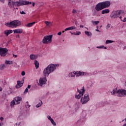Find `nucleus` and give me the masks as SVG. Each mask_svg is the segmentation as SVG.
Wrapping results in <instances>:
<instances>
[{
  "label": "nucleus",
  "mask_w": 126,
  "mask_h": 126,
  "mask_svg": "<svg viewBox=\"0 0 126 126\" xmlns=\"http://www.w3.org/2000/svg\"><path fill=\"white\" fill-rule=\"evenodd\" d=\"M123 22H126V18L125 17L124 19L122 20Z\"/></svg>",
  "instance_id": "44"
},
{
  "label": "nucleus",
  "mask_w": 126,
  "mask_h": 126,
  "mask_svg": "<svg viewBox=\"0 0 126 126\" xmlns=\"http://www.w3.org/2000/svg\"><path fill=\"white\" fill-rule=\"evenodd\" d=\"M12 32H13V31L11 30H7L4 31V34H5V35H6V36H8V35L11 34Z\"/></svg>",
  "instance_id": "20"
},
{
  "label": "nucleus",
  "mask_w": 126,
  "mask_h": 126,
  "mask_svg": "<svg viewBox=\"0 0 126 126\" xmlns=\"http://www.w3.org/2000/svg\"><path fill=\"white\" fill-rule=\"evenodd\" d=\"M103 49H104L105 50H106L107 47L106 46H103Z\"/></svg>",
  "instance_id": "55"
},
{
  "label": "nucleus",
  "mask_w": 126,
  "mask_h": 126,
  "mask_svg": "<svg viewBox=\"0 0 126 126\" xmlns=\"http://www.w3.org/2000/svg\"><path fill=\"white\" fill-rule=\"evenodd\" d=\"M70 33H71V35H75V32H70Z\"/></svg>",
  "instance_id": "51"
},
{
  "label": "nucleus",
  "mask_w": 126,
  "mask_h": 126,
  "mask_svg": "<svg viewBox=\"0 0 126 126\" xmlns=\"http://www.w3.org/2000/svg\"><path fill=\"white\" fill-rule=\"evenodd\" d=\"M28 89H30V88H31V85H28L27 88Z\"/></svg>",
  "instance_id": "43"
},
{
  "label": "nucleus",
  "mask_w": 126,
  "mask_h": 126,
  "mask_svg": "<svg viewBox=\"0 0 126 126\" xmlns=\"http://www.w3.org/2000/svg\"><path fill=\"white\" fill-rule=\"evenodd\" d=\"M32 6H35V2H32Z\"/></svg>",
  "instance_id": "56"
},
{
  "label": "nucleus",
  "mask_w": 126,
  "mask_h": 126,
  "mask_svg": "<svg viewBox=\"0 0 126 126\" xmlns=\"http://www.w3.org/2000/svg\"><path fill=\"white\" fill-rule=\"evenodd\" d=\"M42 105H43V101L39 99L38 104L35 105V107L37 108H40Z\"/></svg>",
  "instance_id": "23"
},
{
  "label": "nucleus",
  "mask_w": 126,
  "mask_h": 126,
  "mask_svg": "<svg viewBox=\"0 0 126 126\" xmlns=\"http://www.w3.org/2000/svg\"><path fill=\"white\" fill-rule=\"evenodd\" d=\"M34 64H35L36 69L39 68V62L37 60H34Z\"/></svg>",
  "instance_id": "26"
},
{
  "label": "nucleus",
  "mask_w": 126,
  "mask_h": 126,
  "mask_svg": "<svg viewBox=\"0 0 126 126\" xmlns=\"http://www.w3.org/2000/svg\"><path fill=\"white\" fill-rule=\"evenodd\" d=\"M20 14H26V13L25 12L22 11H20Z\"/></svg>",
  "instance_id": "40"
},
{
  "label": "nucleus",
  "mask_w": 126,
  "mask_h": 126,
  "mask_svg": "<svg viewBox=\"0 0 126 126\" xmlns=\"http://www.w3.org/2000/svg\"><path fill=\"white\" fill-rule=\"evenodd\" d=\"M26 108H30V107H31V105H29V102L28 101L26 102Z\"/></svg>",
  "instance_id": "35"
},
{
  "label": "nucleus",
  "mask_w": 126,
  "mask_h": 126,
  "mask_svg": "<svg viewBox=\"0 0 126 126\" xmlns=\"http://www.w3.org/2000/svg\"><path fill=\"white\" fill-rule=\"evenodd\" d=\"M34 24H35V22H33L32 23H30L28 24H26V27H32V26H33Z\"/></svg>",
  "instance_id": "24"
},
{
  "label": "nucleus",
  "mask_w": 126,
  "mask_h": 126,
  "mask_svg": "<svg viewBox=\"0 0 126 126\" xmlns=\"http://www.w3.org/2000/svg\"><path fill=\"white\" fill-rule=\"evenodd\" d=\"M47 119L48 120H49V121L51 122L52 126H57V124H56V122H55V121L54 120V119H53L52 117H51L49 115L47 116Z\"/></svg>",
  "instance_id": "17"
},
{
  "label": "nucleus",
  "mask_w": 126,
  "mask_h": 126,
  "mask_svg": "<svg viewBox=\"0 0 126 126\" xmlns=\"http://www.w3.org/2000/svg\"><path fill=\"white\" fill-rule=\"evenodd\" d=\"M92 85H93V82H92V81H89L87 83V86H88V87H91V86H92Z\"/></svg>",
  "instance_id": "31"
},
{
  "label": "nucleus",
  "mask_w": 126,
  "mask_h": 126,
  "mask_svg": "<svg viewBox=\"0 0 126 126\" xmlns=\"http://www.w3.org/2000/svg\"><path fill=\"white\" fill-rule=\"evenodd\" d=\"M4 35L3 32L0 33V37H3Z\"/></svg>",
  "instance_id": "41"
},
{
  "label": "nucleus",
  "mask_w": 126,
  "mask_h": 126,
  "mask_svg": "<svg viewBox=\"0 0 126 126\" xmlns=\"http://www.w3.org/2000/svg\"><path fill=\"white\" fill-rule=\"evenodd\" d=\"M111 95H114L117 97H124V96L126 95V90L124 89L113 90L111 92Z\"/></svg>",
  "instance_id": "4"
},
{
  "label": "nucleus",
  "mask_w": 126,
  "mask_h": 126,
  "mask_svg": "<svg viewBox=\"0 0 126 126\" xmlns=\"http://www.w3.org/2000/svg\"><path fill=\"white\" fill-rule=\"evenodd\" d=\"M62 33H64V31H63L62 32Z\"/></svg>",
  "instance_id": "62"
},
{
  "label": "nucleus",
  "mask_w": 126,
  "mask_h": 126,
  "mask_svg": "<svg viewBox=\"0 0 126 126\" xmlns=\"http://www.w3.org/2000/svg\"><path fill=\"white\" fill-rule=\"evenodd\" d=\"M16 38H20V36L19 34H17V35L16 36Z\"/></svg>",
  "instance_id": "49"
},
{
  "label": "nucleus",
  "mask_w": 126,
  "mask_h": 126,
  "mask_svg": "<svg viewBox=\"0 0 126 126\" xmlns=\"http://www.w3.org/2000/svg\"><path fill=\"white\" fill-rule=\"evenodd\" d=\"M126 47H125V48L123 49V50H125V49H126Z\"/></svg>",
  "instance_id": "63"
},
{
  "label": "nucleus",
  "mask_w": 126,
  "mask_h": 126,
  "mask_svg": "<svg viewBox=\"0 0 126 126\" xmlns=\"http://www.w3.org/2000/svg\"><path fill=\"white\" fill-rule=\"evenodd\" d=\"M98 27H98V26H96V29H98Z\"/></svg>",
  "instance_id": "61"
},
{
  "label": "nucleus",
  "mask_w": 126,
  "mask_h": 126,
  "mask_svg": "<svg viewBox=\"0 0 126 126\" xmlns=\"http://www.w3.org/2000/svg\"><path fill=\"white\" fill-rule=\"evenodd\" d=\"M0 121H3V117H0Z\"/></svg>",
  "instance_id": "52"
},
{
  "label": "nucleus",
  "mask_w": 126,
  "mask_h": 126,
  "mask_svg": "<svg viewBox=\"0 0 126 126\" xmlns=\"http://www.w3.org/2000/svg\"><path fill=\"white\" fill-rule=\"evenodd\" d=\"M85 34H86L87 36H88V37H91V36H92V33L88 31H85Z\"/></svg>",
  "instance_id": "27"
},
{
  "label": "nucleus",
  "mask_w": 126,
  "mask_h": 126,
  "mask_svg": "<svg viewBox=\"0 0 126 126\" xmlns=\"http://www.w3.org/2000/svg\"><path fill=\"white\" fill-rule=\"evenodd\" d=\"M85 92V89H84V87H83L80 90L77 89V91L75 94V98L79 100V99H80V98L83 96Z\"/></svg>",
  "instance_id": "8"
},
{
  "label": "nucleus",
  "mask_w": 126,
  "mask_h": 126,
  "mask_svg": "<svg viewBox=\"0 0 126 126\" xmlns=\"http://www.w3.org/2000/svg\"><path fill=\"white\" fill-rule=\"evenodd\" d=\"M13 58H17V55L13 54Z\"/></svg>",
  "instance_id": "50"
},
{
  "label": "nucleus",
  "mask_w": 126,
  "mask_h": 126,
  "mask_svg": "<svg viewBox=\"0 0 126 126\" xmlns=\"http://www.w3.org/2000/svg\"><path fill=\"white\" fill-rule=\"evenodd\" d=\"M24 79H25V77L23 78V80H22V81H23V82H24Z\"/></svg>",
  "instance_id": "58"
},
{
  "label": "nucleus",
  "mask_w": 126,
  "mask_h": 126,
  "mask_svg": "<svg viewBox=\"0 0 126 126\" xmlns=\"http://www.w3.org/2000/svg\"><path fill=\"white\" fill-rule=\"evenodd\" d=\"M19 125H20V123H16L15 125V126H19Z\"/></svg>",
  "instance_id": "47"
},
{
  "label": "nucleus",
  "mask_w": 126,
  "mask_h": 126,
  "mask_svg": "<svg viewBox=\"0 0 126 126\" xmlns=\"http://www.w3.org/2000/svg\"><path fill=\"white\" fill-rule=\"evenodd\" d=\"M89 101H90V97H89V94H84V96L81 97L80 102L82 105H85V104H87L88 103Z\"/></svg>",
  "instance_id": "9"
},
{
  "label": "nucleus",
  "mask_w": 126,
  "mask_h": 126,
  "mask_svg": "<svg viewBox=\"0 0 126 126\" xmlns=\"http://www.w3.org/2000/svg\"><path fill=\"white\" fill-rule=\"evenodd\" d=\"M5 25L7 27H10V28H16L18 26L21 25V23L19 20H15L10 22L5 23Z\"/></svg>",
  "instance_id": "5"
},
{
  "label": "nucleus",
  "mask_w": 126,
  "mask_h": 126,
  "mask_svg": "<svg viewBox=\"0 0 126 126\" xmlns=\"http://www.w3.org/2000/svg\"><path fill=\"white\" fill-rule=\"evenodd\" d=\"M8 53V50L7 48L0 47V56L1 57H5Z\"/></svg>",
  "instance_id": "14"
},
{
  "label": "nucleus",
  "mask_w": 126,
  "mask_h": 126,
  "mask_svg": "<svg viewBox=\"0 0 126 126\" xmlns=\"http://www.w3.org/2000/svg\"><path fill=\"white\" fill-rule=\"evenodd\" d=\"M52 38H53V35L45 36L42 40L43 44H51L52 43Z\"/></svg>",
  "instance_id": "10"
},
{
  "label": "nucleus",
  "mask_w": 126,
  "mask_h": 126,
  "mask_svg": "<svg viewBox=\"0 0 126 126\" xmlns=\"http://www.w3.org/2000/svg\"><path fill=\"white\" fill-rule=\"evenodd\" d=\"M0 2H2V3H4V1H5V0H0Z\"/></svg>",
  "instance_id": "46"
},
{
  "label": "nucleus",
  "mask_w": 126,
  "mask_h": 126,
  "mask_svg": "<svg viewBox=\"0 0 126 126\" xmlns=\"http://www.w3.org/2000/svg\"><path fill=\"white\" fill-rule=\"evenodd\" d=\"M58 35H59V36H61V35H62V32H58Z\"/></svg>",
  "instance_id": "48"
},
{
  "label": "nucleus",
  "mask_w": 126,
  "mask_h": 126,
  "mask_svg": "<svg viewBox=\"0 0 126 126\" xmlns=\"http://www.w3.org/2000/svg\"><path fill=\"white\" fill-rule=\"evenodd\" d=\"M22 101V97L20 96H16L13 98L10 102V106L11 108H14L15 105H19Z\"/></svg>",
  "instance_id": "6"
},
{
  "label": "nucleus",
  "mask_w": 126,
  "mask_h": 126,
  "mask_svg": "<svg viewBox=\"0 0 126 126\" xmlns=\"http://www.w3.org/2000/svg\"><path fill=\"white\" fill-rule=\"evenodd\" d=\"M3 126V123H0V126Z\"/></svg>",
  "instance_id": "54"
},
{
  "label": "nucleus",
  "mask_w": 126,
  "mask_h": 126,
  "mask_svg": "<svg viewBox=\"0 0 126 126\" xmlns=\"http://www.w3.org/2000/svg\"><path fill=\"white\" fill-rule=\"evenodd\" d=\"M2 91V89L1 88H0V92Z\"/></svg>",
  "instance_id": "60"
},
{
  "label": "nucleus",
  "mask_w": 126,
  "mask_h": 126,
  "mask_svg": "<svg viewBox=\"0 0 126 126\" xmlns=\"http://www.w3.org/2000/svg\"><path fill=\"white\" fill-rule=\"evenodd\" d=\"M74 29H76V27L75 26H71L68 28H67L64 29V31H67L68 30H74Z\"/></svg>",
  "instance_id": "22"
},
{
  "label": "nucleus",
  "mask_w": 126,
  "mask_h": 126,
  "mask_svg": "<svg viewBox=\"0 0 126 126\" xmlns=\"http://www.w3.org/2000/svg\"><path fill=\"white\" fill-rule=\"evenodd\" d=\"M5 64H12L13 62L11 61L5 60Z\"/></svg>",
  "instance_id": "28"
},
{
  "label": "nucleus",
  "mask_w": 126,
  "mask_h": 126,
  "mask_svg": "<svg viewBox=\"0 0 126 126\" xmlns=\"http://www.w3.org/2000/svg\"><path fill=\"white\" fill-rule=\"evenodd\" d=\"M80 34H81V32L79 31H77L76 32V33H75V36H78L79 35H80Z\"/></svg>",
  "instance_id": "36"
},
{
  "label": "nucleus",
  "mask_w": 126,
  "mask_h": 126,
  "mask_svg": "<svg viewBox=\"0 0 126 126\" xmlns=\"http://www.w3.org/2000/svg\"><path fill=\"white\" fill-rule=\"evenodd\" d=\"M111 25L110 24H108L107 25V26H106V29H107V30H108V29H109V28H110V27H111Z\"/></svg>",
  "instance_id": "37"
},
{
  "label": "nucleus",
  "mask_w": 126,
  "mask_h": 126,
  "mask_svg": "<svg viewBox=\"0 0 126 126\" xmlns=\"http://www.w3.org/2000/svg\"><path fill=\"white\" fill-rule=\"evenodd\" d=\"M96 48H97V49H103L104 48V45L97 46Z\"/></svg>",
  "instance_id": "38"
},
{
  "label": "nucleus",
  "mask_w": 126,
  "mask_h": 126,
  "mask_svg": "<svg viewBox=\"0 0 126 126\" xmlns=\"http://www.w3.org/2000/svg\"><path fill=\"white\" fill-rule=\"evenodd\" d=\"M92 11H93V15L94 16H99V15H100V14L98 13V11H97L96 9H92Z\"/></svg>",
  "instance_id": "19"
},
{
  "label": "nucleus",
  "mask_w": 126,
  "mask_h": 126,
  "mask_svg": "<svg viewBox=\"0 0 126 126\" xmlns=\"http://www.w3.org/2000/svg\"><path fill=\"white\" fill-rule=\"evenodd\" d=\"M80 28H83L84 27V26H83V25H80Z\"/></svg>",
  "instance_id": "53"
},
{
  "label": "nucleus",
  "mask_w": 126,
  "mask_h": 126,
  "mask_svg": "<svg viewBox=\"0 0 126 126\" xmlns=\"http://www.w3.org/2000/svg\"><path fill=\"white\" fill-rule=\"evenodd\" d=\"M122 13V11L117 10V11H114L112 12V13L110 14V17L112 19H116L118 18L121 15V14Z\"/></svg>",
  "instance_id": "12"
},
{
  "label": "nucleus",
  "mask_w": 126,
  "mask_h": 126,
  "mask_svg": "<svg viewBox=\"0 0 126 126\" xmlns=\"http://www.w3.org/2000/svg\"><path fill=\"white\" fill-rule=\"evenodd\" d=\"M92 23L93 24V25H94V26H95V25H97L99 24V23H100V21H92Z\"/></svg>",
  "instance_id": "30"
},
{
  "label": "nucleus",
  "mask_w": 126,
  "mask_h": 126,
  "mask_svg": "<svg viewBox=\"0 0 126 126\" xmlns=\"http://www.w3.org/2000/svg\"><path fill=\"white\" fill-rule=\"evenodd\" d=\"M95 31H97V32H99V30H98V29H96L95 30Z\"/></svg>",
  "instance_id": "59"
},
{
  "label": "nucleus",
  "mask_w": 126,
  "mask_h": 126,
  "mask_svg": "<svg viewBox=\"0 0 126 126\" xmlns=\"http://www.w3.org/2000/svg\"><path fill=\"white\" fill-rule=\"evenodd\" d=\"M110 13V9H105L101 11V14H106Z\"/></svg>",
  "instance_id": "21"
},
{
  "label": "nucleus",
  "mask_w": 126,
  "mask_h": 126,
  "mask_svg": "<svg viewBox=\"0 0 126 126\" xmlns=\"http://www.w3.org/2000/svg\"><path fill=\"white\" fill-rule=\"evenodd\" d=\"M32 2L27 0H19L16 2L12 1V7L14 6H21L22 5H28L31 4Z\"/></svg>",
  "instance_id": "3"
},
{
  "label": "nucleus",
  "mask_w": 126,
  "mask_h": 126,
  "mask_svg": "<svg viewBox=\"0 0 126 126\" xmlns=\"http://www.w3.org/2000/svg\"><path fill=\"white\" fill-rule=\"evenodd\" d=\"M28 91H29L28 89V88H26V89H25L24 92H25V93H26L28 92Z\"/></svg>",
  "instance_id": "42"
},
{
  "label": "nucleus",
  "mask_w": 126,
  "mask_h": 126,
  "mask_svg": "<svg viewBox=\"0 0 126 126\" xmlns=\"http://www.w3.org/2000/svg\"><path fill=\"white\" fill-rule=\"evenodd\" d=\"M120 19L121 21H123V19H122V16L120 17Z\"/></svg>",
  "instance_id": "57"
},
{
  "label": "nucleus",
  "mask_w": 126,
  "mask_h": 126,
  "mask_svg": "<svg viewBox=\"0 0 126 126\" xmlns=\"http://www.w3.org/2000/svg\"><path fill=\"white\" fill-rule=\"evenodd\" d=\"M84 74H85V73L84 72L74 71L69 73V77H74L75 75L76 77H77L78 76H82L83 75H84Z\"/></svg>",
  "instance_id": "11"
},
{
  "label": "nucleus",
  "mask_w": 126,
  "mask_h": 126,
  "mask_svg": "<svg viewBox=\"0 0 126 126\" xmlns=\"http://www.w3.org/2000/svg\"><path fill=\"white\" fill-rule=\"evenodd\" d=\"M30 58L31 60H35V59H37V56L33 55V54H31L30 56Z\"/></svg>",
  "instance_id": "25"
},
{
  "label": "nucleus",
  "mask_w": 126,
  "mask_h": 126,
  "mask_svg": "<svg viewBox=\"0 0 126 126\" xmlns=\"http://www.w3.org/2000/svg\"><path fill=\"white\" fill-rule=\"evenodd\" d=\"M21 75H22V76H24V75H25V71H23L21 73Z\"/></svg>",
  "instance_id": "39"
},
{
  "label": "nucleus",
  "mask_w": 126,
  "mask_h": 126,
  "mask_svg": "<svg viewBox=\"0 0 126 126\" xmlns=\"http://www.w3.org/2000/svg\"><path fill=\"white\" fill-rule=\"evenodd\" d=\"M23 83H24L23 81H18L17 84L16 85V88H20V87L23 86Z\"/></svg>",
  "instance_id": "18"
},
{
  "label": "nucleus",
  "mask_w": 126,
  "mask_h": 126,
  "mask_svg": "<svg viewBox=\"0 0 126 126\" xmlns=\"http://www.w3.org/2000/svg\"><path fill=\"white\" fill-rule=\"evenodd\" d=\"M46 77L47 76H45L44 77L40 78L38 83L39 86L42 87L43 85H45V84L48 83V80H47Z\"/></svg>",
  "instance_id": "13"
},
{
  "label": "nucleus",
  "mask_w": 126,
  "mask_h": 126,
  "mask_svg": "<svg viewBox=\"0 0 126 126\" xmlns=\"http://www.w3.org/2000/svg\"><path fill=\"white\" fill-rule=\"evenodd\" d=\"M11 0H8V5L10 7V8H12V5H11Z\"/></svg>",
  "instance_id": "34"
},
{
  "label": "nucleus",
  "mask_w": 126,
  "mask_h": 126,
  "mask_svg": "<svg viewBox=\"0 0 126 126\" xmlns=\"http://www.w3.org/2000/svg\"><path fill=\"white\" fill-rule=\"evenodd\" d=\"M13 31L14 34H21L23 32V30L22 29H17L14 30Z\"/></svg>",
  "instance_id": "16"
},
{
  "label": "nucleus",
  "mask_w": 126,
  "mask_h": 126,
  "mask_svg": "<svg viewBox=\"0 0 126 126\" xmlns=\"http://www.w3.org/2000/svg\"><path fill=\"white\" fill-rule=\"evenodd\" d=\"M45 24L47 26V27H50V26H52V23L49 22V21H45Z\"/></svg>",
  "instance_id": "29"
},
{
  "label": "nucleus",
  "mask_w": 126,
  "mask_h": 126,
  "mask_svg": "<svg viewBox=\"0 0 126 126\" xmlns=\"http://www.w3.org/2000/svg\"><path fill=\"white\" fill-rule=\"evenodd\" d=\"M111 6V2L110 1H104L97 3L95 6V9L96 11H100L105 8H108Z\"/></svg>",
  "instance_id": "2"
},
{
  "label": "nucleus",
  "mask_w": 126,
  "mask_h": 126,
  "mask_svg": "<svg viewBox=\"0 0 126 126\" xmlns=\"http://www.w3.org/2000/svg\"><path fill=\"white\" fill-rule=\"evenodd\" d=\"M111 43H114V41L111 40H106L105 42V44H111Z\"/></svg>",
  "instance_id": "33"
},
{
  "label": "nucleus",
  "mask_w": 126,
  "mask_h": 126,
  "mask_svg": "<svg viewBox=\"0 0 126 126\" xmlns=\"http://www.w3.org/2000/svg\"><path fill=\"white\" fill-rule=\"evenodd\" d=\"M61 64H53L51 63L49 64L43 70V74L44 76H49L50 73L54 72L57 69V67H60Z\"/></svg>",
  "instance_id": "1"
},
{
  "label": "nucleus",
  "mask_w": 126,
  "mask_h": 126,
  "mask_svg": "<svg viewBox=\"0 0 126 126\" xmlns=\"http://www.w3.org/2000/svg\"><path fill=\"white\" fill-rule=\"evenodd\" d=\"M5 67V64H2L0 65V70H3V69H4Z\"/></svg>",
  "instance_id": "32"
},
{
  "label": "nucleus",
  "mask_w": 126,
  "mask_h": 126,
  "mask_svg": "<svg viewBox=\"0 0 126 126\" xmlns=\"http://www.w3.org/2000/svg\"><path fill=\"white\" fill-rule=\"evenodd\" d=\"M86 28L87 29V30H88V28H86Z\"/></svg>",
  "instance_id": "64"
},
{
  "label": "nucleus",
  "mask_w": 126,
  "mask_h": 126,
  "mask_svg": "<svg viewBox=\"0 0 126 126\" xmlns=\"http://www.w3.org/2000/svg\"><path fill=\"white\" fill-rule=\"evenodd\" d=\"M73 107L75 111H78V110H79V108H80V102H79V101H76L74 104Z\"/></svg>",
  "instance_id": "15"
},
{
  "label": "nucleus",
  "mask_w": 126,
  "mask_h": 126,
  "mask_svg": "<svg viewBox=\"0 0 126 126\" xmlns=\"http://www.w3.org/2000/svg\"><path fill=\"white\" fill-rule=\"evenodd\" d=\"M88 113V111L87 110H83L82 111L80 119L77 121V125H83V123L85 122V117L87 115Z\"/></svg>",
  "instance_id": "7"
},
{
  "label": "nucleus",
  "mask_w": 126,
  "mask_h": 126,
  "mask_svg": "<svg viewBox=\"0 0 126 126\" xmlns=\"http://www.w3.org/2000/svg\"><path fill=\"white\" fill-rule=\"evenodd\" d=\"M72 13H76V10H75V9H73Z\"/></svg>",
  "instance_id": "45"
}]
</instances>
